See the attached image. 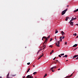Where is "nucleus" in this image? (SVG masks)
Listing matches in <instances>:
<instances>
[{
  "label": "nucleus",
  "instance_id": "nucleus-49",
  "mask_svg": "<svg viewBox=\"0 0 78 78\" xmlns=\"http://www.w3.org/2000/svg\"><path fill=\"white\" fill-rule=\"evenodd\" d=\"M45 47H46V46H45L44 48L45 49Z\"/></svg>",
  "mask_w": 78,
  "mask_h": 78
},
{
  "label": "nucleus",
  "instance_id": "nucleus-26",
  "mask_svg": "<svg viewBox=\"0 0 78 78\" xmlns=\"http://www.w3.org/2000/svg\"><path fill=\"white\" fill-rule=\"evenodd\" d=\"M53 69H54V67H52V68H51V70H53Z\"/></svg>",
  "mask_w": 78,
  "mask_h": 78
},
{
  "label": "nucleus",
  "instance_id": "nucleus-25",
  "mask_svg": "<svg viewBox=\"0 0 78 78\" xmlns=\"http://www.w3.org/2000/svg\"><path fill=\"white\" fill-rule=\"evenodd\" d=\"M64 57H65V58H67V55H65L64 56Z\"/></svg>",
  "mask_w": 78,
  "mask_h": 78
},
{
  "label": "nucleus",
  "instance_id": "nucleus-48",
  "mask_svg": "<svg viewBox=\"0 0 78 78\" xmlns=\"http://www.w3.org/2000/svg\"><path fill=\"white\" fill-rule=\"evenodd\" d=\"M60 69H58V70H60Z\"/></svg>",
  "mask_w": 78,
  "mask_h": 78
},
{
  "label": "nucleus",
  "instance_id": "nucleus-4",
  "mask_svg": "<svg viewBox=\"0 0 78 78\" xmlns=\"http://www.w3.org/2000/svg\"><path fill=\"white\" fill-rule=\"evenodd\" d=\"M28 76H29V78H33V76H32L31 75H28Z\"/></svg>",
  "mask_w": 78,
  "mask_h": 78
},
{
  "label": "nucleus",
  "instance_id": "nucleus-9",
  "mask_svg": "<svg viewBox=\"0 0 78 78\" xmlns=\"http://www.w3.org/2000/svg\"><path fill=\"white\" fill-rule=\"evenodd\" d=\"M69 18V17H67L66 18V19L65 20H66V21H67V20H68V19Z\"/></svg>",
  "mask_w": 78,
  "mask_h": 78
},
{
  "label": "nucleus",
  "instance_id": "nucleus-58",
  "mask_svg": "<svg viewBox=\"0 0 78 78\" xmlns=\"http://www.w3.org/2000/svg\"><path fill=\"white\" fill-rule=\"evenodd\" d=\"M66 61H68V60H66Z\"/></svg>",
  "mask_w": 78,
  "mask_h": 78
},
{
  "label": "nucleus",
  "instance_id": "nucleus-37",
  "mask_svg": "<svg viewBox=\"0 0 78 78\" xmlns=\"http://www.w3.org/2000/svg\"><path fill=\"white\" fill-rule=\"evenodd\" d=\"M56 59V57H55L54 58H53V60H55Z\"/></svg>",
  "mask_w": 78,
  "mask_h": 78
},
{
  "label": "nucleus",
  "instance_id": "nucleus-45",
  "mask_svg": "<svg viewBox=\"0 0 78 78\" xmlns=\"http://www.w3.org/2000/svg\"><path fill=\"white\" fill-rule=\"evenodd\" d=\"M74 20H75V19H76V17L75 18H74Z\"/></svg>",
  "mask_w": 78,
  "mask_h": 78
},
{
  "label": "nucleus",
  "instance_id": "nucleus-2",
  "mask_svg": "<svg viewBox=\"0 0 78 78\" xmlns=\"http://www.w3.org/2000/svg\"><path fill=\"white\" fill-rule=\"evenodd\" d=\"M60 33L61 34H62V36H64L65 35V33L62 31H61Z\"/></svg>",
  "mask_w": 78,
  "mask_h": 78
},
{
  "label": "nucleus",
  "instance_id": "nucleus-55",
  "mask_svg": "<svg viewBox=\"0 0 78 78\" xmlns=\"http://www.w3.org/2000/svg\"><path fill=\"white\" fill-rule=\"evenodd\" d=\"M76 25H77L78 26V24H76Z\"/></svg>",
  "mask_w": 78,
  "mask_h": 78
},
{
  "label": "nucleus",
  "instance_id": "nucleus-43",
  "mask_svg": "<svg viewBox=\"0 0 78 78\" xmlns=\"http://www.w3.org/2000/svg\"><path fill=\"white\" fill-rule=\"evenodd\" d=\"M41 50H42L41 49H40L39 51H41Z\"/></svg>",
  "mask_w": 78,
  "mask_h": 78
},
{
  "label": "nucleus",
  "instance_id": "nucleus-42",
  "mask_svg": "<svg viewBox=\"0 0 78 78\" xmlns=\"http://www.w3.org/2000/svg\"><path fill=\"white\" fill-rule=\"evenodd\" d=\"M16 74L15 75H13V76H16Z\"/></svg>",
  "mask_w": 78,
  "mask_h": 78
},
{
  "label": "nucleus",
  "instance_id": "nucleus-44",
  "mask_svg": "<svg viewBox=\"0 0 78 78\" xmlns=\"http://www.w3.org/2000/svg\"><path fill=\"white\" fill-rule=\"evenodd\" d=\"M52 72H55V70H51Z\"/></svg>",
  "mask_w": 78,
  "mask_h": 78
},
{
  "label": "nucleus",
  "instance_id": "nucleus-50",
  "mask_svg": "<svg viewBox=\"0 0 78 78\" xmlns=\"http://www.w3.org/2000/svg\"><path fill=\"white\" fill-rule=\"evenodd\" d=\"M62 57V58H64V57H64V56H63Z\"/></svg>",
  "mask_w": 78,
  "mask_h": 78
},
{
  "label": "nucleus",
  "instance_id": "nucleus-33",
  "mask_svg": "<svg viewBox=\"0 0 78 78\" xmlns=\"http://www.w3.org/2000/svg\"><path fill=\"white\" fill-rule=\"evenodd\" d=\"M65 37L64 36H63L62 37V39H64V38Z\"/></svg>",
  "mask_w": 78,
  "mask_h": 78
},
{
  "label": "nucleus",
  "instance_id": "nucleus-15",
  "mask_svg": "<svg viewBox=\"0 0 78 78\" xmlns=\"http://www.w3.org/2000/svg\"><path fill=\"white\" fill-rule=\"evenodd\" d=\"M44 39H46V37H43L42 38V41H43V39H44Z\"/></svg>",
  "mask_w": 78,
  "mask_h": 78
},
{
  "label": "nucleus",
  "instance_id": "nucleus-22",
  "mask_svg": "<svg viewBox=\"0 0 78 78\" xmlns=\"http://www.w3.org/2000/svg\"><path fill=\"white\" fill-rule=\"evenodd\" d=\"M36 73H37V72H35L34 73L33 75H35V74H36Z\"/></svg>",
  "mask_w": 78,
  "mask_h": 78
},
{
  "label": "nucleus",
  "instance_id": "nucleus-1",
  "mask_svg": "<svg viewBox=\"0 0 78 78\" xmlns=\"http://www.w3.org/2000/svg\"><path fill=\"white\" fill-rule=\"evenodd\" d=\"M67 9L66 10L62 11L61 13L62 15H64L65 14L66 12V11H67Z\"/></svg>",
  "mask_w": 78,
  "mask_h": 78
},
{
  "label": "nucleus",
  "instance_id": "nucleus-27",
  "mask_svg": "<svg viewBox=\"0 0 78 78\" xmlns=\"http://www.w3.org/2000/svg\"><path fill=\"white\" fill-rule=\"evenodd\" d=\"M76 33H75V34H73V35H74V36H76Z\"/></svg>",
  "mask_w": 78,
  "mask_h": 78
},
{
  "label": "nucleus",
  "instance_id": "nucleus-36",
  "mask_svg": "<svg viewBox=\"0 0 78 78\" xmlns=\"http://www.w3.org/2000/svg\"><path fill=\"white\" fill-rule=\"evenodd\" d=\"M29 78V76H27V78Z\"/></svg>",
  "mask_w": 78,
  "mask_h": 78
},
{
  "label": "nucleus",
  "instance_id": "nucleus-8",
  "mask_svg": "<svg viewBox=\"0 0 78 78\" xmlns=\"http://www.w3.org/2000/svg\"><path fill=\"white\" fill-rule=\"evenodd\" d=\"M55 44H56V46H57V47H60V46L58 44V43H55Z\"/></svg>",
  "mask_w": 78,
  "mask_h": 78
},
{
  "label": "nucleus",
  "instance_id": "nucleus-28",
  "mask_svg": "<svg viewBox=\"0 0 78 78\" xmlns=\"http://www.w3.org/2000/svg\"><path fill=\"white\" fill-rule=\"evenodd\" d=\"M50 36H49L48 37V39H49V38H50Z\"/></svg>",
  "mask_w": 78,
  "mask_h": 78
},
{
  "label": "nucleus",
  "instance_id": "nucleus-53",
  "mask_svg": "<svg viewBox=\"0 0 78 78\" xmlns=\"http://www.w3.org/2000/svg\"><path fill=\"white\" fill-rule=\"evenodd\" d=\"M45 44V43H43V45H44V44Z\"/></svg>",
  "mask_w": 78,
  "mask_h": 78
},
{
  "label": "nucleus",
  "instance_id": "nucleus-19",
  "mask_svg": "<svg viewBox=\"0 0 78 78\" xmlns=\"http://www.w3.org/2000/svg\"><path fill=\"white\" fill-rule=\"evenodd\" d=\"M47 76V74H45V75L44 76V78H45V77H46V76Z\"/></svg>",
  "mask_w": 78,
  "mask_h": 78
},
{
  "label": "nucleus",
  "instance_id": "nucleus-18",
  "mask_svg": "<svg viewBox=\"0 0 78 78\" xmlns=\"http://www.w3.org/2000/svg\"><path fill=\"white\" fill-rule=\"evenodd\" d=\"M58 33V30H55V34H56V33Z\"/></svg>",
  "mask_w": 78,
  "mask_h": 78
},
{
  "label": "nucleus",
  "instance_id": "nucleus-59",
  "mask_svg": "<svg viewBox=\"0 0 78 78\" xmlns=\"http://www.w3.org/2000/svg\"><path fill=\"white\" fill-rule=\"evenodd\" d=\"M77 17H78V16H77Z\"/></svg>",
  "mask_w": 78,
  "mask_h": 78
},
{
  "label": "nucleus",
  "instance_id": "nucleus-23",
  "mask_svg": "<svg viewBox=\"0 0 78 78\" xmlns=\"http://www.w3.org/2000/svg\"><path fill=\"white\" fill-rule=\"evenodd\" d=\"M70 22V25H71V24H72V23H73L72 21H70V22Z\"/></svg>",
  "mask_w": 78,
  "mask_h": 78
},
{
  "label": "nucleus",
  "instance_id": "nucleus-40",
  "mask_svg": "<svg viewBox=\"0 0 78 78\" xmlns=\"http://www.w3.org/2000/svg\"><path fill=\"white\" fill-rule=\"evenodd\" d=\"M67 42H65V45H67Z\"/></svg>",
  "mask_w": 78,
  "mask_h": 78
},
{
  "label": "nucleus",
  "instance_id": "nucleus-46",
  "mask_svg": "<svg viewBox=\"0 0 78 78\" xmlns=\"http://www.w3.org/2000/svg\"><path fill=\"white\" fill-rule=\"evenodd\" d=\"M47 42V41H44V43L45 44V42Z\"/></svg>",
  "mask_w": 78,
  "mask_h": 78
},
{
  "label": "nucleus",
  "instance_id": "nucleus-51",
  "mask_svg": "<svg viewBox=\"0 0 78 78\" xmlns=\"http://www.w3.org/2000/svg\"><path fill=\"white\" fill-rule=\"evenodd\" d=\"M55 64H56V63H57V62H55Z\"/></svg>",
  "mask_w": 78,
  "mask_h": 78
},
{
  "label": "nucleus",
  "instance_id": "nucleus-34",
  "mask_svg": "<svg viewBox=\"0 0 78 78\" xmlns=\"http://www.w3.org/2000/svg\"><path fill=\"white\" fill-rule=\"evenodd\" d=\"M39 52H40V51H38L37 53V55H38V53H39Z\"/></svg>",
  "mask_w": 78,
  "mask_h": 78
},
{
  "label": "nucleus",
  "instance_id": "nucleus-57",
  "mask_svg": "<svg viewBox=\"0 0 78 78\" xmlns=\"http://www.w3.org/2000/svg\"><path fill=\"white\" fill-rule=\"evenodd\" d=\"M44 48H43V50H44Z\"/></svg>",
  "mask_w": 78,
  "mask_h": 78
},
{
  "label": "nucleus",
  "instance_id": "nucleus-6",
  "mask_svg": "<svg viewBox=\"0 0 78 78\" xmlns=\"http://www.w3.org/2000/svg\"><path fill=\"white\" fill-rule=\"evenodd\" d=\"M78 55H75L73 56V58H76V57H78Z\"/></svg>",
  "mask_w": 78,
  "mask_h": 78
},
{
  "label": "nucleus",
  "instance_id": "nucleus-39",
  "mask_svg": "<svg viewBox=\"0 0 78 78\" xmlns=\"http://www.w3.org/2000/svg\"><path fill=\"white\" fill-rule=\"evenodd\" d=\"M41 57H40L38 59V60L39 59H40L41 58Z\"/></svg>",
  "mask_w": 78,
  "mask_h": 78
},
{
  "label": "nucleus",
  "instance_id": "nucleus-29",
  "mask_svg": "<svg viewBox=\"0 0 78 78\" xmlns=\"http://www.w3.org/2000/svg\"><path fill=\"white\" fill-rule=\"evenodd\" d=\"M27 65H30V62H29L27 63Z\"/></svg>",
  "mask_w": 78,
  "mask_h": 78
},
{
  "label": "nucleus",
  "instance_id": "nucleus-20",
  "mask_svg": "<svg viewBox=\"0 0 78 78\" xmlns=\"http://www.w3.org/2000/svg\"><path fill=\"white\" fill-rule=\"evenodd\" d=\"M60 41H58V44L57 45H59V44H60V42H59Z\"/></svg>",
  "mask_w": 78,
  "mask_h": 78
},
{
  "label": "nucleus",
  "instance_id": "nucleus-3",
  "mask_svg": "<svg viewBox=\"0 0 78 78\" xmlns=\"http://www.w3.org/2000/svg\"><path fill=\"white\" fill-rule=\"evenodd\" d=\"M73 75V73H72L71 75H69V76H67L66 77V78H69L70 77H71V76H72Z\"/></svg>",
  "mask_w": 78,
  "mask_h": 78
},
{
  "label": "nucleus",
  "instance_id": "nucleus-32",
  "mask_svg": "<svg viewBox=\"0 0 78 78\" xmlns=\"http://www.w3.org/2000/svg\"><path fill=\"white\" fill-rule=\"evenodd\" d=\"M71 25L72 26H73V22Z\"/></svg>",
  "mask_w": 78,
  "mask_h": 78
},
{
  "label": "nucleus",
  "instance_id": "nucleus-31",
  "mask_svg": "<svg viewBox=\"0 0 78 78\" xmlns=\"http://www.w3.org/2000/svg\"><path fill=\"white\" fill-rule=\"evenodd\" d=\"M54 61L55 62H58V60H55Z\"/></svg>",
  "mask_w": 78,
  "mask_h": 78
},
{
  "label": "nucleus",
  "instance_id": "nucleus-7",
  "mask_svg": "<svg viewBox=\"0 0 78 78\" xmlns=\"http://www.w3.org/2000/svg\"><path fill=\"white\" fill-rule=\"evenodd\" d=\"M62 36L60 37V41H61V42L62 41Z\"/></svg>",
  "mask_w": 78,
  "mask_h": 78
},
{
  "label": "nucleus",
  "instance_id": "nucleus-38",
  "mask_svg": "<svg viewBox=\"0 0 78 78\" xmlns=\"http://www.w3.org/2000/svg\"><path fill=\"white\" fill-rule=\"evenodd\" d=\"M57 62V63H59V64H60V62H59L58 61Z\"/></svg>",
  "mask_w": 78,
  "mask_h": 78
},
{
  "label": "nucleus",
  "instance_id": "nucleus-47",
  "mask_svg": "<svg viewBox=\"0 0 78 78\" xmlns=\"http://www.w3.org/2000/svg\"><path fill=\"white\" fill-rule=\"evenodd\" d=\"M56 66H55V67H54V68H56Z\"/></svg>",
  "mask_w": 78,
  "mask_h": 78
},
{
  "label": "nucleus",
  "instance_id": "nucleus-54",
  "mask_svg": "<svg viewBox=\"0 0 78 78\" xmlns=\"http://www.w3.org/2000/svg\"><path fill=\"white\" fill-rule=\"evenodd\" d=\"M67 7H69V5H67Z\"/></svg>",
  "mask_w": 78,
  "mask_h": 78
},
{
  "label": "nucleus",
  "instance_id": "nucleus-12",
  "mask_svg": "<svg viewBox=\"0 0 78 78\" xmlns=\"http://www.w3.org/2000/svg\"><path fill=\"white\" fill-rule=\"evenodd\" d=\"M9 73H8V74L7 75V78H9Z\"/></svg>",
  "mask_w": 78,
  "mask_h": 78
},
{
  "label": "nucleus",
  "instance_id": "nucleus-24",
  "mask_svg": "<svg viewBox=\"0 0 78 78\" xmlns=\"http://www.w3.org/2000/svg\"><path fill=\"white\" fill-rule=\"evenodd\" d=\"M49 47H51V48H52L53 47V46L50 45L49 46Z\"/></svg>",
  "mask_w": 78,
  "mask_h": 78
},
{
  "label": "nucleus",
  "instance_id": "nucleus-60",
  "mask_svg": "<svg viewBox=\"0 0 78 78\" xmlns=\"http://www.w3.org/2000/svg\"><path fill=\"white\" fill-rule=\"evenodd\" d=\"M75 50H76V49H75Z\"/></svg>",
  "mask_w": 78,
  "mask_h": 78
},
{
  "label": "nucleus",
  "instance_id": "nucleus-52",
  "mask_svg": "<svg viewBox=\"0 0 78 78\" xmlns=\"http://www.w3.org/2000/svg\"><path fill=\"white\" fill-rule=\"evenodd\" d=\"M0 78H2V76H0Z\"/></svg>",
  "mask_w": 78,
  "mask_h": 78
},
{
  "label": "nucleus",
  "instance_id": "nucleus-16",
  "mask_svg": "<svg viewBox=\"0 0 78 78\" xmlns=\"http://www.w3.org/2000/svg\"><path fill=\"white\" fill-rule=\"evenodd\" d=\"M44 56L43 53L40 56V57L41 58H42V56Z\"/></svg>",
  "mask_w": 78,
  "mask_h": 78
},
{
  "label": "nucleus",
  "instance_id": "nucleus-56",
  "mask_svg": "<svg viewBox=\"0 0 78 78\" xmlns=\"http://www.w3.org/2000/svg\"><path fill=\"white\" fill-rule=\"evenodd\" d=\"M33 66V67H35V66L34 65V66Z\"/></svg>",
  "mask_w": 78,
  "mask_h": 78
},
{
  "label": "nucleus",
  "instance_id": "nucleus-41",
  "mask_svg": "<svg viewBox=\"0 0 78 78\" xmlns=\"http://www.w3.org/2000/svg\"><path fill=\"white\" fill-rule=\"evenodd\" d=\"M45 45H43V47H45Z\"/></svg>",
  "mask_w": 78,
  "mask_h": 78
},
{
  "label": "nucleus",
  "instance_id": "nucleus-10",
  "mask_svg": "<svg viewBox=\"0 0 78 78\" xmlns=\"http://www.w3.org/2000/svg\"><path fill=\"white\" fill-rule=\"evenodd\" d=\"M45 39H46L45 40V42H47V41L48 40V38H46Z\"/></svg>",
  "mask_w": 78,
  "mask_h": 78
},
{
  "label": "nucleus",
  "instance_id": "nucleus-35",
  "mask_svg": "<svg viewBox=\"0 0 78 78\" xmlns=\"http://www.w3.org/2000/svg\"><path fill=\"white\" fill-rule=\"evenodd\" d=\"M53 40V39L52 38H51L50 40V41H51Z\"/></svg>",
  "mask_w": 78,
  "mask_h": 78
},
{
  "label": "nucleus",
  "instance_id": "nucleus-11",
  "mask_svg": "<svg viewBox=\"0 0 78 78\" xmlns=\"http://www.w3.org/2000/svg\"><path fill=\"white\" fill-rule=\"evenodd\" d=\"M77 44H76L74 45L73 46V47H76L77 46Z\"/></svg>",
  "mask_w": 78,
  "mask_h": 78
},
{
  "label": "nucleus",
  "instance_id": "nucleus-13",
  "mask_svg": "<svg viewBox=\"0 0 78 78\" xmlns=\"http://www.w3.org/2000/svg\"><path fill=\"white\" fill-rule=\"evenodd\" d=\"M53 50H52V51H51V52H50V55H51L53 53Z\"/></svg>",
  "mask_w": 78,
  "mask_h": 78
},
{
  "label": "nucleus",
  "instance_id": "nucleus-30",
  "mask_svg": "<svg viewBox=\"0 0 78 78\" xmlns=\"http://www.w3.org/2000/svg\"><path fill=\"white\" fill-rule=\"evenodd\" d=\"M58 57H59V58H61V55H59Z\"/></svg>",
  "mask_w": 78,
  "mask_h": 78
},
{
  "label": "nucleus",
  "instance_id": "nucleus-14",
  "mask_svg": "<svg viewBox=\"0 0 78 78\" xmlns=\"http://www.w3.org/2000/svg\"><path fill=\"white\" fill-rule=\"evenodd\" d=\"M73 20H74V18H73V17H72L70 21H72Z\"/></svg>",
  "mask_w": 78,
  "mask_h": 78
},
{
  "label": "nucleus",
  "instance_id": "nucleus-5",
  "mask_svg": "<svg viewBox=\"0 0 78 78\" xmlns=\"http://www.w3.org/2000/svg\"><path fill=\"white\" fill-rule=\"evenodd\" d=\"M77 11H78V9L74 10L73 11V12H77Z\"/></svg>",
  "mask_w": 78,
  "mask_h": 78
},
{
  "label": "nucleus",
  "instance_id": "nucleus-21",
  "mask_svg": "<svg viewBox=\"0 0 78 78\" xmlns=\"http://www.w3.org/2000/svg\"><path fill=\"white\" fill-rule=\"evenodd\" d=\"M30 69V68H29L27 70V73H28V72H29Z\"/></svg>",
  "mask_w": 78,
  "mask_h": 78
},
{
  "label": "nucleus",
  "instance_id": "nucleus-17",
  "mask_svg": "<svg viewBox=\"0 0 78 78\" xmlns=\"http://www.w3.org/2000/svg\"><path fill=\"white\" fill-rule=\"evenodd\" d=\"M63 55H64V53L60 54V56H63Z\"/></svg>",
  "mask_w": 78,
  "mask_h": 78
}]
</instances>
